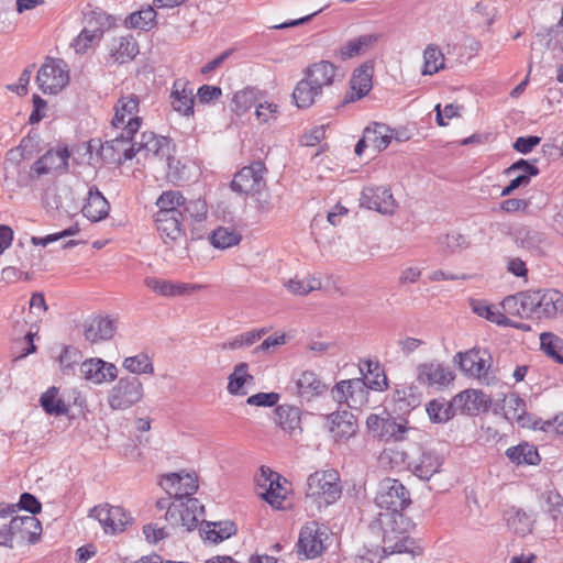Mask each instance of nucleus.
<instances>
[{"instance_id":"f257e3e1","label":"nucleus","mask_w":563,"mask_h":563,"mask_svg":"<svg viewBox=\"0 0 563 563\" xmlns=\"http://www.w3.org/2000/svg\"><path fill=\"white\" fill-rule=\"evenodd\" d=\"M375 504L380 511L369 522L368 529L372 533L382 537L385 556L409 552L413 542L408 537V520L402 514L411 504L407 487L396 478L382 479Z\"/></svg>"},{"instance_id":"f03ea898","label":"nucleus","mask_w":563,"mask_h":563,"mask_svg":"<svg viewBox=\"0 0 563 563\" xmlns=\"http://www.w3.org/2000/svg\"><path fill=\"white\" fill-rule=\"evenodd\" d=\"M390 463L404 465L421 481H429L433 475L441 472L444 456L433 449L419 446L417 454H409L400 450H386L384 452Z\"/></svg>"},{"instance_id":"7ed1b4c3","label":"nucleus","mask_w":563,"mask_h":563,"mask_svg":"<svg viewBox=\"0 0 563 563\" xmlns=\"http://www.w3.org/2000/svg\"><path fill=\"white\" fill-rule=\"evenodd\" d=\"M266 172L263 162H253L239 170L231 181V189L234 192L251 196L255 200L257 209L262 212L269 210V199L264 178Z\"/></svg>"},{"instance_id":"20e7f679","label":"nucleus","mask_w":563,"mask_h":563,"mask_svg":"<svg viewBox=\"0 0 563 563\" xmlns=\"http://www.w3.org/2000/svg\"><path fill=\"white\" fill-rule=\"evenodd\" d=\"M342 495L340 474L336 470H322L307 478L306 496L319 505H332Z\"/></svg>"},{"instance_id":"39448f33","label":"nucleus","mask_w":563,"mask_h":563,"mask_svg":"<svg viewBox=\"0 0 563 563\" xmlns=\"http://www.w3.org/2000/svg\"><path fill=\"white\" fill-rule=\"evenodd\" d=\"M454 361L465 375L477 378L483 384L489 385L495 378L490 371L492 355L486 349L473 347L466 352H459Z\"/></svg>"},{"instance_id":"423d86ee","label":"nucleus","mask_w":563,"mask_h":563,"mask_svg":"<svg viewBox=\"0 0 563 563\" xmlns=\"http://www.w3.org/2000/svg\"><path fill=\"white\" fill-rule=\"evenodd\" d=\"M205 508L197 498H174L166 510L165 518L173 527L194 530L203 520Z\"/></svg>"},{"instance_id":"0eeeda50","label":"nucleus","mask_w":563,"mask_h":563,"mask_svg":"<svg viewBox=\"0 0 563 563\" xmlns=\"http://www.w3.org/2000/svg\"><path fill=\"white\" fill-rule=\"evenodd\" d=\"M143 384L136 376H122L109 390L107 401L112 410H126L141 401Z\"/></svg>"},{"instance_id":"6e6552de","label":"nucleus","mask_w":563,"mask_h":563,"mask_svg":"<svg viewBox=\"0 0 563 563\" xmlns=\"http://www.w3.org/2000/svg\"><path fill=\"white\" fill-rule=\"evenodd\" d=\"M526 309L533 318H554L563 313V292L556 289L528 290Z\"/></svg>"},{"instance_id":"1a4fd4ad","label":"nucleus","mask_w":563,"mask_h":563,"mask_svg":"<svg viewBox=\"0 0 563 563\" xmlns=\"http://www.w3.org/2000/svg\"><path fill=\"white\" fill-rule=\"evenodd\" d=\"M328 538V528L324 525L316 521L306 523L299 533L298 553H303L307 560L320 556L325 550L324 541Z\"/></svg>"},{"instance_id":"9d476101","label":"nucleus","mask_w":563,"mask_h":563,"mask_svg":"<svg viewBox=\"0 0 563 563\" xmlns=\"http://www.w3.org/2000/svg\"><path fill=\"white\" fill-rule=\"evenodd\" d=\"M172 150L173 143L170 139L157 135L151 131L143 132L140 141H135V155L140 153L145 157L154 156L165 159L168 169L174 168V165L179 163L172 156Z\"/></svg>"},{"instance_id":"9b49d317","label":"nucleus","mask_w":563,"mask_h":563,"mask_svg":"<svg viewBox=\"0 0 563 563\" xmlns=\"http://www.w3.org/2000/svg\"><path fill=\"white\" fill-rule=\"evenodd\" d=\"M332 398L340 405L358 410L368 402V391L361 378L341 380L331 390Z\"/></svg>"},{"instance_id":"f8f14e48","label":"nucleus","mask_w":563,"mask_h":563,"mask_svg":"<svg viewBox=\"0 0 563 563\" xmlns=\"http://www.w3.org/2000/svg\"><path fill=\"white\" fill-rule=\"evenodd\" d=\"M69 81L68 71L62 60L45 62L37 71L36 82L43 93H57Z\"/></svg>"},{"instance_id":"ddd939ff","label":"nucleus","mask_w":563,"mask_h":563,"mask_svg":"<svg viewBox=\"0 0 563 563\" xmlns=\"http://www.w3.org/2000/svg\"><path fill=\"white\" fill-rule=\"evenodd\" d=\"M361 207L375 210L382 214L391 216L396 211L397 203L388 186H366L363 188Z\"/></svg>"},{"instance_id":"4468645a","label":"nucleus","mask_w":563,"mask_h":563,"mask_svg":"<svg viewBox=\"0 0 563 563\" xmlns=\"http://www.w3.org/2000/svg\"><path fill=\"white\" fill-rule=\"evenodd\" d=\"M139 104L140 99L136 95L121 97L112 119L113 128H123L128 134H135L141 126V119L136 115Z\"/></svg>"},{"instance_id":"2eb2a0df","label":"nucleus","mask_w":563,"mask_h":563,"mask_svg":"<svg viewBox=\"0 0 563 563\" xmlns=\"http://www.w3.org/2000/svg\"><path fill=\"white\" fill-rule=\"evenodd\" d=\"M111 140H107L100 148V154L106 159L113 162H126L135 156V141L133 142L134 134H128L123 128Z\"/></svg>"},{"instance_id":"dca6fc26","label":"nucleus","mask_w":563,"mask_h":563,"mask_svg":"<svg viewBox=\"0 0 563 563\" xmlns=\"http://www.w3.org/2000/svg\"><path fill=\"white\" fill-rule=\"evenodd\" d=\"M80 374L93 384L113 382L118 377V368L114 364L103 361L99 357H92L80 364Z\"/></svg>"},{"instance_id":"f3484780","label":"nucleus","mask_w":563,"mask_h":563,"mask_svg":"<svg viewBox=\"0 0 563 563\" xmlns=\"http://www.w3.org/2000/svg\"><path fill=\"white\" fill-rule=\"evenodd\" d=\"M70 153L67 147L56 151L49 150L41 156L31 167L37 177L52 172H65L68 168Z\"/></svg>"},{"instance_id":"a211bd4d","label":"nucleus","mask_w":563,"mask_h":563,"mask_svg":"<svg viewBox=\"0 0 563 563\" xmlns=\"http://www.w3.org/2000/svg\"><path fill=\"white\" fill-rule=\"evenodd\" d=\"M169 495H174V498H194L192 495L198 489L197 477L191 474L180 475L178 473H172L165 475L162 482Z\"/></svg>"},{"instance_id":"6ab92c4d","label":"nucleus","mask_w":563,"mask_h":563,"mask_svg":"<svg viewBox=\"0 0 563 563\" xmlns=\"http://www.w3.org/2000/svg\"><path fill=\"white\" fill-rule=\"evenodd\" d=\"M11 530L16 542H29L34 544L38 541L42 532V525L34 516H16L11 519Z\"/></svg>"},{"instance_id":"aec40b11","label":"nucleus","mask_w":563,"mask_h":563,"mask_svg":"<svg viewBox=\"0 0 563 563\" xmlns=\"http://www.w3.org/2000/svg\"><path fill=\"white\" fill-rule=\"evenodd\" d=\"M454 379L452 371L440 363H426L418 367V380L428 386L443 387Z\"/></svg>"},{"instance_id":"412c9836","label":"nucleus","mask_w":563,"mask_h":563,"mask_svg":"<svg viewBox=\"0 0 563 563\" xmlns=\"http://www.w3.org/2000/svg\"><path fill=\"white\" fill-rule=\"evenodd\" d=\"M503 409L508 421L516 420L522 428H532L536 419L527 412L526 401L517 393L505 396Z\"/></svg>"},{"instance_id":"4be33fe9","label":"nucleus","mask_w":563,"mask_h":563,"mask_svg":"<svg viewBox=\"0 0 563 563\" xmlns=\"http://www.w3.org/2000/svg\"><path fill=\"white\" fill-rule=\"evenodd\" d=\"M329 431L335 441H346L353 437L357 429L355 416L346 410L331 413L329 417Z\"/></svg>"},{"instance_id":"5701e85b","label":"nucleus","mask_w":563,"mask_h":563,"mask_svg":"<svg viewBox=\"0 0 563 563\" xmlns=\"http://www.w3.org/2000/svg\"><path fill=\"white\" fill-rule=\"evenodd\" d=\"M488 400L483 391L466 389L453 397L455 413L476 415L487 408Z\"/></svg>"},{"instance_id":"b1692460","label":"nucleus","mask_w":563,"mask_h":563,"mask_svg":"<svg viewBox=\"0 0 563 563\" xmlns=\"http://www.w3.org/2000/svg\"><path fill=\"white\" fill-rule=\"evenodd\" d=\"M360 372L364 376L361 378L366 390L384 391L388 388V379L384 368L378 361L363 360L358 364Z\"/></svg>"},{"instance_id":"393cba45","label":"nucleus","mask_w":563,"mask_h":563,"mask_svg":"<svg viewBox=\"0 0 563 563\" xmlns=\"http://www.w3.org/2000/svg\"><path fill=\"white\" fill-rule=\"evenodd\" d=\"M373 66L369 63L362 64L356 68L350 80L351 93L346 95L347 102L360 100L372 89Z\"/></svg>"},{"instance_id":"a878e982","label":"nucleus","mask_w":563,"mask_h":563,"mask_svg":"<svg viewBox=\"0 0 563 563\" xmlns=\"http://www.w3.org/2000/svg\"><path fill=\"white\" fill-rule=\"evenodd\" d=\"M514 240L517 246L526 250L532 255L539 256L544 253L543 244L545 236L542 232L530 227L521 225L514 231Z\"/></svg>"},{"instance_id":"bb28decb","label":"nucleus","mask_w":563,"mask_h":563,"mask_svg":"<svg viewBox=\"0 0 563 563\" xmlns=\"http://www.w3.org/2000/svg\"><path fill=\"white\" fill-rule=\"evenodd\" d=\"M336 66L331 62L321 60L309 66L305 71V77L323 92V89L333 86L336 78Z\"/></svg>"},{"instance_id":"cd10ccee","label":"nucleus","mask_w":563,"mask_h":563,"mask_svg":"<svg viewBox=\"0 0 563 563\" xmlns=\"http://www.w3.org/2000/svg\"><path fill=\"white\" fill-rule=\"evenodd\" d=\"M296 394L306 401L320 396L327 389V385L311 371H305L295 379Z\"/></svg>"},{"instance_id":"c85d7f7f","label":"nucleus","mask_w":563,"mask_h":563,"mask_svg":"<svg viewBox=\"0 0 563 563\" xmlns=\"http://www.w3.org/2000/svg\"><path fill=\"white\" fill-rule=\"evenodd\" d=\"M139 52V44L132 35L114 37L109 44V56L118 64L133 60Z\"/></svg>"},{"instance_id":"c756f323","label":"nucleus","mask_w":563,"mask_h":563,"mask_svg":"<svg viewBox=\"0 0 563 563\" xmlns=\"http://www.w3.org/2000/svg\"><path fill=\"white\" fill-rule=\"evenodd\" d=\"M110 205L97 187H90L82 214L91 222H98L108 217Z\"/></svg>"},{"instance_id":"7c9ffc66","label":"nucleus","mask_w":563,"mask_h":563,"mask_svg":"<svg viewBox=\"0 0 563 563\" xmlns=\"http://www.w3.org/2000/svg\"><path fill=\"white\" fill-rule=\"evenodd\" d=\"M115 329L114 320L99 316L86 321L84 334L87 341L96 343L112 339Z\"/></svg>"},{"instance_id":"2f4dec72","label":"nucleus","mask_w":563,"mask_h":563,"mask_svg":"<svg viewBox=\"0 0 563 563\" xmlns=\"http://www.w3.org/2000/svg\"><path fill=\"white\" fill-rule=\"evenodd\" d=\"M172 106L175 111L183 115L194 113V95L192 89L187 88V81L183 79L175 80L170 92Z\"/></svg>"},{"instance_id":"473e14b6","label":"nucleus","mask_w":563,"mask_h":563,"mask_svg":"<svg viewBox=\"0 0 563 563\" xmlns=\"http://www.w3.org/2000/svg\"><path fill=\"white\" fill-rule=\"evenodd\" d=\"M507 459L517 466H536L541 462V456L536 445L529 442H520L508 448L505 452Z\"/></svg>"},{"instance_id":"72a5a7b5","label":"nucleus","mask_w":563,"mask_h":563,"mask_svg":"<svg viewBox=\"0 0 563 563\" xmlns=\"http://www.w3.org/2000/svg\"><path fill=\"white\" fill-rule=\"evenodd\" d=\"M470 307L472 311L481 318H484L497 325H511L516 329H528V325L515 324L509 319L488 301L483 299H470Z\"/></svg>"},{"instance_id":"f704fd0d","label":"nucleus","mask_w":563,"mask_h":563,"mask_svg":"<svg viewBox=\"0 0 563 563\" xmlns=\"http://www.w3.org/2000/svg\"><path fill=\"white\" fill-rule=\"evenodd\" d=\"M155 222L157 231L164 239L165 243L167 240L174 242L184 235V220L178 214H164L156 212Z\"/></svg>"},{"instance_id":"c9c22d12","label":"nucleus","mask_w":563,"mask_h":563,"mask_svg":"<svg viewBox=\"0 0 563 563\" xmlns=\"http://www.w3.org/2000/svg\"><path fill=\"white\" fill-rule=\"evenodd\" d=\"M505 516L509 529L516 534L525 537L531 533L534 523V516L532 511H527L518 507H510L505 512Z\"/></svg>"},{"instance_id":"e433bc0d","label":"nucleus","mask_w":563,"mask_h":563,"mask_svg":"<svg viewBox=\"0 0 563 563\" xmlns=\"http://www.w3.org/2000/svg\"><path fill=\"white\" fill-rule=\"evenodd\" d=\"M323 92L308 78L303 77L292 91V99L299 109L310 108Z\"/></svg>"},{"instance_id":"4c0bfd02","label":"nucleus","mask_w":563,"mask_h":563,"mask_svg":"<svg viewBox=\"0 0 563 563\" xmlns=\"http://www.w3.org/2000/svg\"><path fill=\"white\" fill-rule=\"evenodd\" d=\"M276 422L286 432L301 431V411L292 405H279L275 409Z\"/></svg>"},{"instance_id":"58836bf2","label":"nucleus","mask_w":563,"mask_h":563,"mask_svg":"<svg viewBox=\"0 0 563 563\" xmlns=\"http://www.w3.org/2000/svg\"><path fill=\"white\" fill-rule=\"evenodd\" d=\"M144 284L152 291L163 297L180 296L192 288L189 284L174 283L172 280L159 279L156 277H146L144 279Z\"/></svg>"},{"instance_id":"ea45409f","label":"nucleus","mask_w":563,"mask_h":563,"mask_svg":"<svg viewBox=\"0 0 563 563\" xmlns=\"http://www.w3.org/2000/svg\"><path fill=\"white\" fill-rule=\"evenodd\" d=\"M185 203L184 195L178 190H165L157 198L155 205L158 208V213L178 214L183 213V205Z\"/></svg>"},{"instance_id":"a19ab883","label":"nucleus","mask_w":563,"mask_h":563,"mask_svg":"<svg viewBox=\"0 0 563 563\" xmlns=\"http://www.w3.org/2000/svg\"><path fill=\"white\" fill-rule=\"evenodd\" d=\"M364 134L365 139L368 140L369 145L379 152L387 148L393 140L391 129L388 125L378 122H374L372 125L367 126L364 130Z\"/></svg>"},{"instance_id":"79ce46f5","label":"nucleus","mask_w":563,"mask_h":563,"mask_svg":"<svg viewBox=\"0 0 563 563\" xmlns=\"http://www.w3.org/2000/svg\"><path fill=\"white\" fill-rule=\"evenodd\" d=\"M378 37L379 35L377 34H364L347 41L339 49L341 59L345 60L358 56L367 47L377 42Z\"/></svg>"},{"instance_id":"37998d69","label":"nucleus","mask_w":563,"mask_h":563,"mask_svg":"<svg viewBox=\"0 0 563 563\" xmlns=\"http://www.w3.org/2000/svg\"><path fill=\"white\" fill-rule=\"evenodd\" d=\"M228 391L231 395L244 396L246 391L243 389L244 385L252 383L254 377L249 373L247 363H239L235 365L233 372L228 377Z\"/></svg>"},{"instance_id":"c03bdc74","label":"nucleus","mask_w":563,"mask_h":563,"mask_svg":"<svg viewBox=\"0 0 563 563\" xmlns=\"http://www.w3.org/2000/svg\"><path fill=\"white\" fill-rule=\"evenodd\" d=\"M236 532V527L233 521H218V522H206V528L202 529V533L206 539L212 543H219L223 540L229 539Z\"/></svg>"},{"instance_id":"a18cd8bd","label":"nucleus","mask_w":563,"mask_h":563,"mask_svg":"<svg viewBox=\"0 0 563 563\" xmlns=\"http://www.w3.org/2000/svg\"><path fill=\"white\" fill-rule=\"evenodd\" d=\"M43 410L48 415L62 416L68 412V406L58 397V388L49 387L40 398Z\"/></svg>"},{"instance_id":"49530a36","label":"nucleus","mask_w":563,"mask_h":563,"mask_svg":"<svg viewBox=\"0 0 563 563\" xmlns=\"http://www.w3.org/2000/svg\"><path fill=\"white\" fill-rule=\"evenodd\" d=\"M444 55L439 46L429 44L423 51L422 75H434L444 68Z\"/></svg>"},{"instance_id":"de8ad7c7","label":"nucleus","mask_w":563,"mask_h":563,"mask_svg":"<svg viewBox=\"0 0 563 563\" xmlns=\"http://www.w3.org/2000/svg\"><path fill=\"white\" fill-rule=\"evenodd\" d=\"M429 418L434 423L449 421L454 415L453 399L450 402L440 399H433L427 405Z\"/></svg>"},{"instance_id":"09e8293b","label":"nucleus","mask_w":563,"mask_h":563,"mask_svg":"<svg viewBox=\"0 0 563 563\" xmlns=\"http://www.w3.org/2000/svg\"><path fill=\"white\" fill-rule=\"evenodd\" d=\"M181 211V218L184 222L190 220L191 222L200 223L207 219L208 206L207 202L201 198L191 200H187L185 198V203L183 205Z\"/></svg>"},{"instance_id":"8fccbe9b","label":"nucleus","mask_w":563,"mask_h":563,"mask_svg":"<svg viewBox=\"0 0 563 563\" xmlns=\"http://www.w3.org/2000/svg\"><path fill=\"white\" fill-rule=\"evenodd\" d=\"M85 30L90 31L95 36L101 40L106 30L112 22L111 16L101 11H91L85 15Z\"/></svg>"},{"instance_id":"3c124183","label":"nucleus","mask_w":563,"mask_h":563,"mask_svg":"<svg viewBox=\"0 0 563 563\" xmlns=\"http://www.w3.org/2000/svg\"><path fill=\"white\" fill-rule=\"evenodd\" d=\"M540 346L548 356L563 364V340L560 336L551 332L541 333Z\"/></svg>"},{"instance_id":"603ef678","label":"nucleus","mask_w":563,"mask_h":563,"mask_svg":"<svg viewBox=\"0 0 563 563\" xmlns=\"http://www.w3.org/2000/svg\"><path fill=\"white\" fill-rule=\"evenodd\" d=\"M528 291L519 292L517 295L507 296L501 301V307L507 314L517 316L520 318H533L531 311L526 309V297Z\"/></svg>"},{"instance_id":"864d4df0","label":"nucleus","mask_w":563,"mask_h":563,"mask_svg":"<svg viewBox=\"0 0 563 563\" xmlns=\"http://www.w3.org/2000/svg\"><path fill=\"white\" fill-rule=\"evenodd\" d=\"M209 241L216 249L224 250L239 244L241 235L232 229L220 227L212 231Z\"/></svg>"},{"instance_id":"5fc2aeb1","label":"nucleus","mask_w":563,"mask_h":563,"mask_svg":"<svg viewBox=\"0 0 563 563\" xmlns=\"http://www.w3.org/2000/svg\"><path fill=\"white\" fill-rule=\"evenodd\" d=\"M393 400L399 411H410L420 405V397L417 395L412 387L402 386L395 390Z\"/></svg>"},{"instance_id":"6e6d98bb","label":"nucleus","mask_w":563,"mask_h":563,"mask_svg":"<svg viewBox=\"0 0 563 563\" xmlns=\"http://www.w3.org/2000/svg\"><path fill=\"white\" fill-rule=\"evenodd\" d=\"M123 367L134 375L154 373V365L150 356L145 353L125 357L123 361Z\"/></svg>"},{"instance_id":"4d7b16f0","label":"nucleus","mask_w":563,"mask_h":563,"mask_svg":"<svg viewBox=\"0 0 563 563\" xmlns=\"http://www.w3.org/2000/svg\"><path fill=\"white\" fill-rule=\"evenodd\" d=\"M156 12L152 7L133 12L126 19V24L133 29L151 30L155 24Z\"/></svg>"},{"instance_id":"13d9d810","label":"nucleus","mask_w":563,"mask_h":563,"mask_svg":"<svg viewBox=\"0 0 563 563\" xmlns=\"http://www.w3.org/2000/svg\"><path fill=\"white\" fill-rule=\"evenodd\" d=\"M408 431L407 422H398L395 418L387 415L385 417V426H384V432L380 437V439H384L386 441L388 440H395V441H402L405 439V435Z\"/></svg>"},{"instance_id":"bf43d9fd","label":"nucleus","mask_w":563,"mask_h":563,"mask_svg":"<svg viewBox=\"0 0 563 563\" xmlns=\"http://www.w3.org/2000/svg\"><path fill=\"white\" fill-rule=\"evenodd\" d=\"M256 101V91L253 88H244L234 93L232 99V110L241 115L247 111Z\"/></svg>"},{"instance_id":"052dcab7","label":"nucleus","mask_w":563,"mask_h":563,"mask_svg":"<svg viewBox=\"0 0 563 563\" xmlns=\"http://www.w3.org/2000/svg\"><path fill=\"white\" fill-rule=\"evenodd\" d=\"M286 488L280 484V478L273 477L266 487L265 493L262 494V497L272 506L280 508L282 503L286 497Z\"/></svg>"},{"instance_id":"680f3d73","label":"nucleus","mask_w":563,"mask_h":563,"mask_svg":"<svg viewBox=\"0 0 563 563\" xmlns=\"http://www.w3.org/2000/svg\"><path fill=\"white\" fill-rule=\"evenodd\" d=\"M287 289L294 295L305 296L312 290L321 287V282L318 278L311 277L306 279H290L286 284Z\"/></svg>"},{"instance_id":"e2e57ef3","label":"nucleus","mask_w":563,"mask_h":563,"mask_svg":"<svg viewBox=\"0 0 563 563\" xmlns=\"http://www.w3.org/2000/svg\"><path fill=\"white\" fill-rule=\"evenodd\" d=\"M81 360V353L78 349L73 346H64L59 355V365L65 374H69L74 371Z\"/></svg>"},{"instance_id":"0e129e2a","label":"nucleus","mask_w":563,"mask_h":563,"mask_svg":"<svg viewBox=\"0 0 563 563\" xmlns=\"http://www.w3.org/2000/svg\"><path fill=\"white\" fill-rule=\"evenodd\" d=\"M132 518L125 510L120 506H111V521L109 533L121 532L125 527L131 523Z\"/></svg>"},{"instance_id":"69168bd1","label":"nucleus","mask_w":563,"mask_h":563,"mask_svg":"<svg viewBox=\"0 0 563 563\" xmlns=\"http://www.w3.org/2000/svg\"><path fill=\"white\" fill-rule=\"evenodd\" d=\"M532 429L563 435V413L556 415L552 420L536 419Z\"/></svg>"},{"instance_id":"338daca9","label":"nucleus","mask_w":563,"mask_h":563,"mask_svg":"<svg viewBox=\"0 0 563 563\" xmlns=\"http://www.w3.org/2000/svg\"><path fill=\"white\" fill-rule=\"evenodd\" d=\"M90 31L85 29L73 40L70 46L75 49L76 54H84L91 46L93 41H99Z\"/></svg>"},{"instance_id":"774afa93","label":"nucleus","mask_w":563,"mask_h":563,"mask_svg":"<svg viewBox=\"0 0 563 563\" xmlns=\"http://www.w3.org/2000/svg\"><path fill=\"white\" fill-rule=\"evenodd\" d=\"M279 400V394L272 393H257L250 396L246 400L247 405L256 407H273L277 405Z\"/></svg>"}]
</instances>
